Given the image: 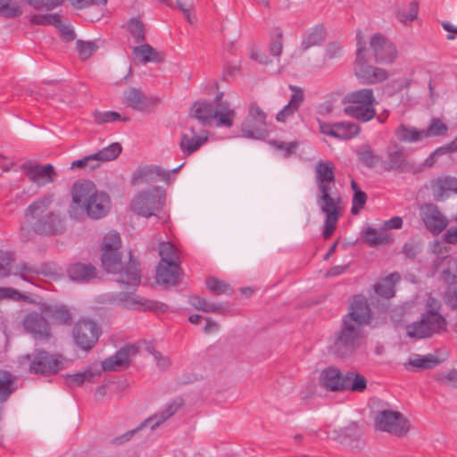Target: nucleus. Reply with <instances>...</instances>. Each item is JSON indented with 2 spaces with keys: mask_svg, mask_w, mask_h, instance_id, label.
Here are the masks:
<instances>
[{
  "mask_svg": "<svg viewBox=\"0 0 457 457\" xmlns=\"http://www.w3.org/2000/svg\"><path fill=\"white\" fill-rule=\"evenodd\" d=\"M120 246L121 240L118 232L112 231L104 236L101 249L102 266L109 273L119 272V283L136 287L141 281L140 263L130 253L128 263L122 268Z\"/></svg>",
  "mask_w": 457,
  "mask_h": 457,
  "instance_id": "1",
  "label": "nucleus"
},
{
  "mask_svg": "<svg viewBox=\"0 0 457 457\" xmlns=\"http://www.w3.org/2000/svg\"><path fill=\"white\" fill-rule=\"evenodd\" d=\"M72 204L70 215L76 218V209L83 210L93 220L107 215L111 209V199L107 193L98 191L90 180L74 183L71 190Z\"/></svg>",
  "mask_w": 457,
  "mask_h": 457,
  "instance_id": "2",
  "label": "nucleus"
},
{
  "mask_svg": "<svg viewBox=\"0 0 457 457\" xmlns=\"http://www.w3.org/2000/svg\"><path fill=\"white\" fill-rule=\"evenodd\" d=\"M53 197L45 195L35 200L25 210L24 218L32 232L40 236L62 233L64 222L59 213L51 209Z\"/></svg>",
  "mask_w": 457,
  "mask_h": 457,
  "instance_id": "3",
  "label": "nucleus"
},
{
  "mask_svg": "<svg viewBox=\"0 0 457 457\" xmlns=\"http://www.w3.org/2000/svg\"><path fill=\"white\" fill-rule=\"evenodd\" d=\"M64 361L61 353H50L42 348H36L18 360L19 364L26 367L29 373L46 377L57 374L62 369Z\"/></svg>",
  "mask_w": 457,
  "mask_h": 457,
  "instance_id": "4",
  "label": "nucleus"
},
{
  "mask_svg": "<svg viewBox=\"0 0 457 457\" xmlns=\"http://www.w3.org/2000/svg\"><path fill=\"white\" fill-rule=\"evenodd\" d=\"M189 116L195 119L204 129L211 126L213 120L218 127L231 128L236 112L227 104H221L220 108L214 109L211 102L197 101L192 105Z\"/></svg>",
  "mask_w": 457,
  "mask_h": 457,
  "instance_id": "5",
  "label": "nucleus"
},
{
  "mask_svg": "<svg viewBox=\"0 0 457 457\" xmlns=\"http://www.w3.org/2000/svg\"><path fill=\"white\" fill-rule=\"evenodd\" d=\"M375 103L376 98L372 88L357 89L345 96L343 104L355 105L345 106L344 112L361 122H367L376 116Z\"/></svg>",
  "mask_w": 457,
  "mask_h": 457,
  "instance_id": "6",
  "label": "nucleus"
},
{
  "mask_svg": "<svg viewBox=\"0 0 457 457\" xmlns=\"http://www.w3.org/2000/svg\"><path fill=\"white\" fill-rule=\"evenodd\" d=\"M362 339V328L342 320L341 328L335 335L333 352L339 358L351 356L361 346Z\"/></svg>",
  "mask_w": 457,
  "mask_h": 457,
  "instance_id": "7",
  "label": "nucleus"
},
{
  "mask_svg": "<svg viewBox=\"0 0 457 457\" xmlns=\"http://www.w3.org/2000/svg\"><path fill=\"white\" fill-rule=\"evenodd\" d=\"M366 43L361 34H357V50L354 62V73L365 84H376L386 80L388 73L386 70L370 65L365 58Z\"/></svg>",
  "mask_w": 457,
  "mask_h": 457,
  "instance_id": "8",
  "label": "nucleus"
},
{
  "mask_svg": "<svg viewBox=\"0 0 457 457\" xmlns=\"http://www.w3.org/2000/svg\"><path fill=\"white\" fill-rule=\"evenodd\" d=\"M164 198V191L159 187H154L137 194L132 200L130 208L138 215L150 217L162 209Z\"/></svg>",
  "mask_w": 457,
  "mask_h": 457,
  "instance_id": "9",
  "label": "nucleus"
},
{
  "mask_svg": "<svg viewBox=\"0 0 457 457\" xmlns=\"http://www.w3.org/2000/svg\"><path fill=\"white\" fill-rule=\"evenodd\" d=\"M374 425L378 430L398 437L405 436L411 427L409 420L403 413L391 409L378 411L374 419Z\"/></svg>",
  "mask_w": 457,
  "mask_h": 457,
  "instance_id": "10",
  "label": "nucleus"
},
{
  "mask_svg": "<svg viewBox=\"0 0 457 457\" xmlns=\"http://www.w3.org/2000/svg\"><path fill=\"white\" fill-rule=\"evenodd\" d=\"M335 167L330 161H319L315 166V181L318 188L317 203L341 201L339 196L331 195L335 187Z\"/></svg>",
  "mask_w": 457,
  "mask_h": 457,
  "instance_id": "11",
  "label": "nucleus"
},
{
  "mask_svg": "<svg viewBox=\"0 0 457 457\" xmlns=\"http://www.w3.org/2000/svg\"><path fill=\"white\" fill-rule=\"evenodd\" d=\"M102 333L100 326L89 320H79L72 328V339L76 346L85 352L92 350Z\"/></svg>",
  "mask_w": 457,
  "mask_h": 457,
  "instance_id": "12",
  "label": "nucleus"
},
{
  "mask_svg": "<svg viewBox=\"0 0 457 457\" xmlns=\"http://www.w3.org/2000/svg\"><path fill=\"white\" fill-rule=\"evenodd\" d=\"M266 113L255 104H251L249 112L241 124L242 136L249 139H262L267 134Z\"/></svg>",
  "mask_w": 457,
  "mask_h": 457,
  "instance_id": "13",
  "label": "nucleus"
},
{
  "mask_svg": "<svg viewBox=\"0 0 457 457\" xmlns=\"http://www.w3.org/2000/svg\"><path fill=\"white\" fill-rule=\"evenodd\" d=\"M446 324L445 318H431L421 314L420 320L406 326V334L413 339L428 338L445 330Z\"/></svg>",
  "mask_w": 457,
  "mask_h": 457,
  "instance_id": "14",
  "label": "nucleus"
},
{
  "mask_svg": "<svg viewBox=\"0 0 457 457\" xmlns=\"http://www.w3.org/2000/svg\"><path fill=\"white\" fill-rule=\"evenodd\" d=\"M370 48L375 62L379 64H391L398 56L395 45L381 33H375L370 37Z\"/></svg>",
  "mask_w": 457,
  "mask_h": 457,
  "instance_id": "15",
  "label": "nucleus"
},
{
  "mask_svg": "<svg viewBox=\"0 0 457 457\" xmlns=\"http://www.w3.org/2000/svg\"><path fill=\"white\" fill-rule=\"evenodd\" d=\"M420 216L425 228L433 235H439L448 225V220L439 207L432 203L420 206Z\"/></svg>",
  "mask_w": 457,
  "mask_h": 457,
  "instance_id": "16",
  "label": "nucleus"
},
{
  "mask_svg": "<svg viewBox=\"0 0 457 457\" xmlns=\"http://www.w3.org/2000/svg\"><path fill=\"white\" fill-rule=\"evenodd\" d=\"M122 103L134 111L149 113L158 104V98L148 96L141 89L130 87L123 92Z\"/></svg>",
  "mask_w": 457,
  "mask_h": 457,
  "instance_id": "17",
  "label": "nucleus"
},
{
  "mask_svg": "<svg viewBox=\"0 0 457 457\" xmlns=\"http://www.w3.org/2000/svg\"><path fill=\"white\" fill-rule=\"evenodd\" d=\"M342 320L362 328L371 323L372 312L365 296L355 295L351 303V311L345 314Z\"/></svg>",
  "mask_w": 457,
  "mask_h": 457,
  "instance_id": "18",
  "label": "nucleus"
},
{
  "mask_svg": "<svg viewBox=\"0 0 457 457\" xmlns=\"http://www.w3.org/2000/svg\"><path fill=\"white\" fill-rule=\"evenodd\" d=\"M22 324L24 329L36 340L47 341L52 337L50 324L41 313L33 312L27 314Z\"/></svg>",
  "mask_w": 457,
  "mask_h": 457,
  "instance_id": "19",
  "label": "nucleus"
},
{
  "mask_svg": "<svg viewBox=\"0 0 457 457\" xmlns=\"http://www.w3.org/2000/svg\"><path fill=\"white\" fill-rule=\"evenodd\" d=\"M385 171L395 170L397 172L411 171L413 166L408 162L403 146L395 144L387 148L386 160L381 162Z\"/></svg>",
  "mask_w": 457,
  "mask_h": 457,
  "instance_id": "20",
  "label": "nucleus"
},
{
  "mask_svg": "<svg viewBox=\"0 0 457 457\" xmlns=\"http://www.w3.org/2000/svg\"><path fill=\"white\" fill-rule=\"evenodd\" d=\"M27 178L37 186H44L53 182L56 172L54 166L50 163L41 165L37 162H26L21 166Z\"/></svg>",
  "mask_w": 457,
  "mask_h": 457,
  "instance_id": "21",
  "label": "nucleus"
},
{
  "mask_svg": "<svg viewBox=\"0 0 457 457\" xmlns=\"http://www.w3.org/2000/svg\"><path fill=\"white\" fill-rule=\"evenodd\" d=\"M320 129L322 134L340 139L349 140L355 137L361 131L357 123L351 121H341L335 123L322 122L320 124Z\"/></svg>",
  "mask_w": 457,
  "mask_h": 457,
  "instance_id": "22",
  "label": "nucleus"
},
{
  "mask_svg": "<svg viewBox=\"0 0 457 457\" xmlns=\"http://www.w3.org/2000/svg\"><path fill=\"white\" fill-rule=\"evenodd\" d=\"M182 269L178 262L160 260L156 269V282L165 287L176 286L181 280Z\"/></svg>",
  "mask_w": 457,
  "mask_h": 457,
  "instance_id": "23",
  "label": "nucleus"
},
{
  "mask_svg": "<svg viewBox=\"0 0 457 457\" xmlns=\"http://www.w3.org/2000/svg\"><path fill=\"white\" fill-rule=\"evenodd\" d=\"M191 136L182 134L179 141V148L184 156H189L204 145L207 140L209 132L205 129H196L194 125L189 127Z\"/></svg>",
  "mask_w": 457,
  "mask_h": 457,
  "instance_id": "24",
  "label": "nucleus"
},
{
  "mask_svg": "<svg viewBox=\"0 0 457 457\" xmlns=\"http://www.w3.org/2000/svg\"><path fill=\"white\" fill-rule=\"evenodd\" d=\"M137 353L134 345H126L102 361V370H122L128 368L131 362L130 355Z\"/></svg>",
  "mask_w": 457,
  "mask_h": 457,
  "instance_id": "25",
  "label": "nucleus"
},
{
  "mask_svg": "<svg viewBox=\"0 0 457 457\" xmlns=\"http://www.w3.org/2000/svg\"><path fill=\"white\" fill-rule=\"evenodd\" d=\"M341 201L317 203L320 211L326 215L323 237L329 238L336 230L337 222L340 217L339 204Z\"/></svg>",
  "mask_w": 457,
  "mask_h": 457,
  "instance_id": "26",
  "label": "nucleus"
},
{
  "mask_svg": "<svg viewBox=\"0 0 457 457\" xmlns=\"http://www.w3.org/2000/svg\"><path fill=\"white\" fill-rule=\"evenodd\" d=\"M345 373L336 366H329L320 372V384L327 391H344Z\"/></svg>",
  "mask_w": 457,
  "mask_h": 457,
  "instance_id": "27",
  "label": "nucleus"
},
{
  "mask_svg": "<svg viewBox=\"0 0 457 457\" xmlns=\"http://www.w3.org/2000/svg\"><path fill=\"white\" fill-rule=\"evenodd\" d=\"M430 187L436 201H443L448 196V192L457 193V178L444 176L434 179Z\"/></svg>",
  "mask_w": 457,
  "mask_h": 457,
  "instance_id": "28",
  "label": "nucleus"
},
{
  "mask_svg": "<svg viewBox=\"0 0 457 457\" xmlns=\"http://www.w3.org/2000/svg\"><path fill=\"white\" fill-rule=\"evenodd\" d=\"M67 272L73 281L87 282L96 277V269L90 263L76 262L69 266Z\"/></svg>",
  "mask_w": 457,
  "mask_h": 457,
  "instance_id": "29",
  "label": "nucleus"
},
{
  "mask_svg": "<svg viewBox=\"0 0 457 457\" xmlns=\"http://www.w3.org/2000/svg\"><path fill=\"white\" fill-rule=\"evenodd\" d=\"M326 36L323 25H315L303 37L301 43L302 51L305 52L312 46H320L326 40Z\"/></svg>",
  "mask_w": 457,
  "mask_h": 457,
  "instance_id": "30",
  "label": "nucleus"
},
{
  "mask_svg": "<svg viewBox=\"0 0 457 457\" xmlns=\"http://www.w3.org/2000/svg\"><path fill=\"white\" fill-rule=\"evenodd\" d=\"M133 54L141 58L142 62H162L165 60V55L162 52L157 51L149 44H142L133 48Z\"/></svg>",
  "mask_w": 457,
  "mask_h": 457,
  "instance_id": "31",
  "label": "nucleus"
},
{
  "mask_svg": "<svg viewBox=\"0 0 457 457\" xmlns=\"http://www.w3.org/2000/svg\"><path fill=\"white\" fill-rule=\"evenodd\" d=\"M16 376L8 370H0V404L8 401L16 390Z\"/></svg>",
  "mask_w": 457,
  "mask_h": 457,
  "instance_id": "32",
  "label": "nucleus"
},
{
  "mask_svg": "<svg viewBox=\"0 0 457 457\" xmlns=\"http://www.w3.org/2000/svg\"><path fill=\"white\" fill-rule=\"evenodd\" d=\"M439 363L440 361L432 354L425 356L415 354L409 359L408 362L405 363V368L411 370H429L435 368Z\"/></svg>",
  "mask_w": 457,
  "mask_h": 457,
  "instance_id": "33",
  "label": "nucleus"
},
{
  "mask_svg": "<svg viewBox=\"0 0 457 457\" xmlns=\"http://www.w3.org/2000/svg\"><path fill=\"white\" fill-rule=\"evenodd\" d=\"M44 314L54 321L62 325L71 324V315L65 305L46 306L43 310Z\"/></svg>",
  "mask_w": 457,
  "mask_h": 457,
  "instance_id": "34",
  "label": "nucleus"
},
{
  "mask_svg": "<svg viewBox=\"0 0 457 457\" xmlns=\"http://www.w3.org/2000/svg\"><path fill=\"white\" fill-rule=\"evenodd\" d=\"M344 383V391L361 393L367 388L366 378L356 371L345 372Z\"/></svg>",
  "mask_w": 457,
  "mask_h": 457,
  "instance_id": "35",
  "label": "nucleus"
},
{
  "mask_svg": "<svg viewBox=\"0 0 457 457\" xmlns=\"http://www.w3.org/2000/svg\"><path fill=\"white\" fill-rule=\"evenodd\" d=\"M179 406V405L175 402L169 403L165 407V409L163 411H162L159 414H155V415L146 419L142 423V426L150 425L151 429L154 430L159 425H161L165 420H167L169 418H170L172 415H174L177 412Z\"/></svg>",
  "mask_w": 457,
  "mask_h": 457,
  "instance_id": "36",
  "label": "nucleus"
},
{
  "mask_svg": "<svg viewBox=\"0 0 457 457\" xmlns=\"http://www.w3.org/2000/svg\"><path fill=\"white\" fill-rule=\"evenodd\" d=\"M189 303L195 309L204 312L223 313L226 311L221 303H210L199 295H191Z\"/></svg>",
  "mask_w": 457,
  "mask_h": 457,
  "instance_id": "37",
  "label": "nucleus"
},
{
  "mask_svg": "<svg viewBox=\"0 0 457 457\" xmlns=\"http://www.w3.org/2000/svg\"><path fill=\"white\" fill-rule=\"evenodd\" d=\"M395 135L402 142H419L425 138L424 129L416 128H409L405 125H400L396 129Z\"/></svg>",
  "mask_w": 457,
  "mask_h": 457,
  "instance_id": "38",
  "label": "nucleus"
},
{
  "mask_svg": "<svg viewBox=\"0 0 457 457\" xmlns=\"http://www.w3.org/2000/svg\"><path fill=\"white\" fill-rule=\"evenodd\" d=\"M394 278L396 280L400 278L398 273H392L386 278H384L381 282L377 283L374 286L375 293L386 299H389L395 295V287H394Z\"/></svg>",
  "mask_w": 457,
  "mask_h": 457,
  "instance_id": "39",
  "label": "nucleus"
},
{
  "mask_svg": "<svg viewBox=\"0 0 457 457\" xmlns=\"http://www.w3.org/2000/svg\"><path fill=\"white\" fill-rule=\"evenodd\" d=\"M98 375H100L99 370L94 371L92 369L88 368L82 372L67 374L65 378L69 386H80L84 382H93V378Z\"/></svg>",
  "mask_w": 457,
  "mask_h": 457,
  "instance_id": "40",
  "label": "nucleus"
},
{
  "mask_svg": "<svg viewBox=\"0 0 457 457\" xmlns=\"http://www.w3.org/2000/svg\"><path fill=\"white\" fill-rule=\"evenodd\" d=\"M22 14L20 4L13 0H0V16L5 19H15Z\"/></svg>",
  "mask_w": 457,
  "mask_h": 457,
  "instance_id": "41",
  "label": "nucleus"
},
{
  "mask_svg": "<svg viewBox=\"0 0 457 457\" xmlns=\"http://www.w3.org/2000/svg\"><path fill=\"white\" fill-rule=\"evenodd\" d=\"M93 117H94V121L98 125L116 121V120H120L123 122L129 121V117H122L120 115L119 112H113V111H107V112L95 111L93 112Z\"/></svg>",
  "mask_w": 457,
  "mask_h": 457,
  "instance_id": "42",
  "label": "nucleus"
},
{
  "mask_svg": "<svg viewBox=\"0 0 457 457\" xmlns=\"http://www.w3.org/2000/svg\"><path fill=\"white\" fill-rule=\"evenodd\" d=\"M121 150L122 148L120 143H112L96 153V155L99 163L101 164L103 162H108L116 159L120 154Z\"/></svg>",
  "mask_w": 457,
  "mask_h": 457,
  "instance_id": "43",
  "label": "nucleus"
},
{
  "mask_svg": "<svg viewBox=\"0 0 457 457\" xmlns=\"http://www.w3.org/2000/svg\"><path fill=\"white\" fill-rule=\"evenodd\" d=\"M206 286L212 294L217 295L223 294L231 295L233 294V289L228 284L213 277H208L206 278Z\"/></svg>",
  "mask_w": 457,
  "mask_h": 457,
  "instance_id": "44",
  "label": "nucleus"
},
{
  "mask_svg": "<svg viewBox=\"0 0 457 457\" xmlns=\"http://www.w3.org/2000/svg\"><path fill=\"white\" fill-rule=\"evenodd\" d=\"M128 30L133 37L135 43L142 44L145 40V29L143 22L138 19H131L128 22Z\"/></svg>",
  "mask_w": 457,
  "mask_h": 457,
  "instance_id": "45",
  "label": "nucleus"
},
{
  "mask_svg": "<svg viewBox=\"0 0 457 457\" xmlns=\"http://www.w3.org/2000/svg\"><path fill=\"white\" fill-rule=\"evenodd\" d=\"M425 138L430 137H443L448 132V126L438 118H433L430 124L424 129Z\"/></svg>",
  "mask_w": 457,
  "mask_h": 457,
  "instance_id": "46",
  "label": "nucleus"
},
{
  "mask_svg": "<svg viewBox=\"0 0 457 457\" xmlns=\"http://www.w3.org/2000/svg\"><path fill=\"white\" fill-rule=\"evenodd\" d=\"M358 158L360 162L370 169L376 167L380 162V157L374 154L370 145L364 146L358 153Z\"/></svg>",
  "mask_w": 457,
  "mask_h": 457,
  "instance_id": "47",
  "label": "nucleus"
},
{
  "mask_svg": "<svg viewBox=\"0 0 457 457\" xmlns=\"http://www.w3.org/2000/svg\"><path fill=\"white\" fill-rule=\"evenodd\" d=\"M283 51V31L279 27L275 28L271 32V39L270 43V53L271 55L278 57Z\"/></svg>",
  "mask_w": 457,
  "mask_h": 457,
  "instance_id": "48",
  "label": "nucleus"
},
{
  "mask_svg": "<svg viewBox=\"0 0 457 457\" xmlns=\"http://www.w3.org/2000/svg\"><path fill=\"white\" fill-rule=\"evenodd\" d=\"M39 270L37 267L26 263L21 262L16 266L15 270L12 272V275L20 277L21 279L31 282V278L33 276L37 275Z\"/></svg>",
  "mask_w": 457,
  "mask_h": 457,
  "instance_id": "49",
  "label": "nucleus"
},
{
  "mask_svg": "<svg viewBox=\"0 0 457 457\" xmlns=\"http://www.w3.org/2000/svg\"><path fill=\"white\" fill-rule=\"evenodd\" d=\"M447 262V269L442 271V278L446 283H452L457 278V259L446 255L442 257V261Z\"/></svg>",
  "mask_w": 457,
  "mask_h": 457,
  "instance_id": "50",
  "label": "nucleus"
},
{
  "mask_svg": "<svg viewBox=\"0 0 457 457\" xmlns=\"http://www.w3.org/2000/svg\"><path fill=\"white\" fill-rule=\"evenodd\" d=\"M161 260L178 262L179 255L176 246L170 242H161L159 245Z\"/></svg>",
  "mask_w": 457,
  "mask_h": 457,
  "instance_id": "51",
  "label": "nucleus"
},
{
  "mask_svg": "<svg viewBox=\"0 0 457 457\" xmlns=\"http://www.w3.org/2000/svg\"><path fill=\"white\" fill-rule=\"evenodd\" d=\"M364 239L370 246H378L388 242L387 237L377 229L369 227L364 233Z\"/></svg>",
  "mask_w": 457,
  "mask_h": 457,
  "instance_id": "52",
  "label": "nucleus"
},
{
  "mask_svg": "<svg viewBox=\"0 0 457 457\" xmlns=\"http://www.w3.org/2000/svg\"><path fill=\"white\" fill-rule=\"evenodd\" d=\"M143 180L154 181L152 165L138 167L133 172L131 178L132 185H137Z\"/></svg>",
  "mask_w": 457,
  "mask_h": 457,
  "instance_id": "53",
  "label": "nucleus"
},
{
  "mask_svg": "<svg viewBox=\"0 0 457 457\" xmlns=\"http://www.w3.org/2000/svg\"><path fill=\"white\" fill-rule=\"evenodd\" d=\"M60 16L58 13L33 14L29 18V22L38 26H54Z\"/></svg>",
  "mask_w": 457,
  "mask_h": 457,
  "instance_id": "54",
  "label": "nucleus"
},
{
  "mask_svg": "<svg viewBox=\"0 0 457 457\" xmlns=\"http://www.w3.org/2000/svg\"><path fill=\"white\" fill-rule=\"evenodd\" d=\"M100 166L96 154L85 156L82 159L73 161L71 164V170L89 168L95 170Z\"/></svg>",
  "mask_w": 457,
  "mask_h": 457,
  "instance_id": "55",
  "label": "nucleus"
},
{
  "mask_svg": "<svg viewBox=\"0 0 457 457\" xmlns=\"http://www.w3.org/2000/svg\"><path fill=\"white\" fill-rule=\"evenodd\" d=\"M76 48L81 60L88 59L91 54L98 48V46L93 41L77 40Z\"/></svg>",
  "mask_w": 457,
  "mask_h": 457,
  "instance_id": "56",
  "label": "nucleus"
},
{
  "mask_svg": "<svg viewBox=\"0 0 457 457\" xmlns=\"http://www.w3.org/2000/svg\"><path fill=\"white\" fill-rule=\"evenodd\" d=\"M29 6L36 10L52 11L63 3V0H24Z\"/></svg>",
  "mask_w": 457,
  "mask_h": 457,
  "instance_id": "57",
  "label": "nucleus"
},
{
  "mask_svg": "<svg viewBox=\"0 0 457 457\" xmlns=\"http://www.w3.org/2000/svg\"><path fill=\"white\" fill-rule=\"evenodd\" d=\"M418 11V3L411 2L409 4L408 10H399L396 13V16L401 22L407 24L417 18Z\"/></svg>",
  "mask_w": 457,
  "mask_h": 457,
  "instance_id": "58",
  "label": "nucleus"
},
{
  "mask_svg": "<svg viewBox=\"0 0 457 457\" xmlns=\"http://www.w3.org/2000/svg\"><path fill=\"white\" fill-rule=\"evenodd\" d=\"M2 299H12L13 301L33 303V300L29 296L23 293L19 292L17 289L12 287H2Z\"/></svg>",
  "mask_w": 457,
  "mask_h": 457,
  "instance_id": "59",
  "label": "nucleus"
},
{
  "mask_svg": "<svg viewBox=\"0 0 457 457\" xmlns=\"http://www.w3.org/2000/svg\"><path fill=\"white\" fill-rule=\"evenodd\" d=\"M440 309L441 303L436 298L428 296L426 303V312L422 314L431 318H445L439 313Z\"/></svg>",
  "mask_w": 457,
  "mask_h": 457,
  "instance_id": "60",
  "label": "nucleus"
},
{
  "mask_svg": "<svg viewBox=\"0 0 457 457\" xmlns=\"http://www.w3.org/2000/svg\"><path fill=\"white\" fill-rule=\"evenodd\" d=\"M270 144L278 150H281L284 152V157L287 158L291 156L295 150L297 149L299 144L297 141H292L289 143H285L278 140H271Z\"/></svg>",
  "mask_w": 457,
  "mask_h": 457,
  "instance_id": "61",
  "label": "nucleus"
},
{
  "mask_svg": "<svg viewBox=\"0 0 457 457\" xmlns=\"http://www.w3.org/2000/svg\"><path fill=\"white\" fill-rule=\"evenodd\" d=\"M288 87L292 91L288 104L293 108L298 110L304 101V92L302 87L297 86L289 85Z\"/></svg>",
  "mask_w": 457,
  "mask_h": 457,
  "instance_id": "62",
  "label": "nucleus"
},
{
  "mask_svg": "<svg viewBox=\"0 0 457 457\" xmlns=\"http://www.w3.org/2000/svg\"><path fill=\"white\" fill-rule=\"evenodd\" d=\"M367 195L362 190H355L353 200L351 212L353 214H358L366 204Z\"/></svg>",
  "mask_w": 457,
  "mask_h": 457,
  "instance_id": "63",
  "label": "nucleus"
},
{
  "mask_svg": "<svg viewBox=\"0 0 457 457\" xmlns=\"http://www.w3.org/2000/svg\"><path fill=\"white\" fill-rule=\"evenodd\" d=\"M445 303L452 309L457 310V280L451 283L445 295Z\"/></svg>",
  "mask_w": 457,
  "mask_h": 457,
  "instance_id": "64",
  "label": "nucleus"
}]
</instances>
